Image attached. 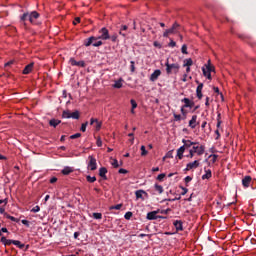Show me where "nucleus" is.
Segmentation results:
<instances>
[{
  "label": "nucleus",
  "instance_id": "f257e3e1",
  "mask_svg": "<svg viewBox=\"0 0 256 256\" xmlns=\"http://www.w3.org/2000/svg\"><path fill=\"white\" fill-rule=\"evenodd\" d=\"M183 146L177 150V159L181 160L184 157L192 159L195 155H203L205 153V146L198 142H191V140H182Z\"/></svg>",
  "mask_w": 256,
  "mask_h": 256
},
{
  "label": "nucleus",
  "instance_id": "f03ea898",
  "mask_svg": "<svg viewBox=\"0 0 256 256\" xmlns=\"http://www.w3.org/2000/svg\"><path fill=\"white\" fill-rule=\"evenodd\" d=\"M85 47H101L103 45V41L99 40V37L91 36L88 39L84 40Z\"/></svg>",
  "mask_w": 256,
  "mask_h": 256
},
{
  "label": "nucleus",
  "instance_id": "7ed1b4c3",
  "mask_svg": "<svg viewBox=\"0 0 256 256\" xmlns=\"http://www.w3.org/2000/svg\"><path fill=\"white\" fill-rule=\"evenodd\" d=\"M165 65H166L167 75H171V73H174V75H177V73H179V69H181V66L179 65V63L169 64V59H167Z\"/></svg>",
  "mask_w": 256,
  "mask_h": 256
},
{
  "label": "nucleus",
  "instance_id": "20e7f679",
  "mask_svg": "<svg viewBox=\"0 0 256 256\" xmlns=\"http://www.w3.org/2000/svg\"><path fill=\"white\" fill-rule=\"evenodd\" d=\"M62 117L63 119H79L80 117L79 110H75L72 113L69 110H64L62 113Z\"/></svg>",
  "mask_w": 256,
  "mask_h": 256
},
{
  "label": "nucleus",
  "instance_id": "39448f33",
  "mask_svg": "<svg viewBox=\"0 0 256 256\" xmlns=\"http://www.w3.org/2000/svg\"><path fill=\"white\" fill-rule=\"evenodd\" d=\"M100 36H98V39H102V41H107V39H111V36L109 35V30L105 27L99 30Z\"/></svg>",
  "mask_w": 256,
  "mask_h": 256
},
{
  "label": "nucleus",
  "instance_id": "423d86ee",
  "mask_svg": "<svg viewBox=\"0 0 256 256\" xmlns=\"http://www.w3.org/2000/svg\"><path fill=\"white\" fill-rule=\"evenodd\" d=\"M197 83V88H196V95L198 97V99H203V83L199 82L198 80H196Z\"/></svg>",
  "mask_w": 256,
  "mask_h": 256
},
{
  "label": "nucleus",
  "instance_id": "0eeeda50",
  "mask_svg": "<svg viewBox=\"0 0 256 256\" xmlns=\"http://www.w3.org/2000/svg\"><path fill=\"white\" fill-rule=\"evenodd\" d=\"M69 63L72 67H85V61H77L75 58H70Z\"/></svg>",
  "mask_w": 256,
  "mask_h": 256
},
{
  "label": "nucleus",
  "instance_id": "6e6552de",
  "mask_svg": "<svg viewBox=\"0 0 256 256\" xmlns=\"http://www.w3.org/2000/svg\"><path fill=\"white\" fill-rule=\"evenodd\" d=\"M119 35L122 37H127V35H129V26L121 25L119 29Z\"/></svg>",
  "mask_w": 256,
  "mask_h": 256
},
{
  "label": "nucleus",
  "instance_id": "1a4fd4ad",
  "mask_svg": "<svg viewBox=\"0 0 256 256\" xmlns=\"http://www.w3.org/2000/svg\"><path fill=\"white\" fill-rule=\"evenodd\" d=\"M182 103H184V105L182 106V108L187 109L188 107H193L195 105V102L190 101L189 98H183Z\"/></svg>",
  "mask_w": 256,
  "mask_h": 256
},
{
  "label": "nucleus",
  "instance_id": "9d476101",
  "mask_svg": "<svg viewBox=\"0 0 256 256\" xmlns=\"http://www.w3.org/2000/svg\"><path fill=\"white\" fill-rule=\"evenodd\" d=\"M158 213V211L149 212L146 216V219H148V221H155V219H159V216H157Z\"/></svg>",
  "mask_w": 256,
  "mask_h": 256
},
{
  "label": "nucleus",
  "instance_id": "9b49d317",
  "mask_svg": "<svg viewBox=\"0 0 256 256\" xmlns=\"http://www.w3.org/2000/svg\"><path fill=\"white\" fill-rule=\"evenodd\" d=\"M34 66H35V63H33V62L26 65L24 70L22 71L23 75H29V73H31V71H33Z\"/></svg>",
  "mask_w": 256,
  "mask_h": 256
},
{
  "label": "nucleus",
  "instance_id": "f8f14e48",
  "mask_svg": "<svg viewBox=\"0 0 256 256\" xmlns=\"http://www.w3.org/2000/svg\"><path fill=\"white\" fill-rule=\"evenodd\" d=\"M199 125V122H197V115H193L191 120L189 121V127L191 129H195Z\"/></svg>",
  "mask_w": 256,
  "mask_h": 256
},
{
  "label": "nucleus",
  "instance_id": "ddd939ff",
  "mask_svg": "<svg viewBox=\"0 0 256 256\" xmlns=\"http://www.w3.org/2000/svg\"><path fill=\"white\" fill-rule=\"evenodd\" d=\"M199 167V162L194 161L188 163L184 171H191V169H197Z\"/></svg>",
  "mask_w": 256,
  "mask_h": 256
},
{
  "label": "nucleus",
  "instance_id": "4468645a",
  "mask_svg": "<svg viewBox=\"0 0 256 256\" xmlns=\"http://www.w3.org/2000/svg\"><path fill=\"white\" fill-rule=\"evenodd\" d=\"M161 76V70H155L151 76H150V81H157V79H159V77Z\"/></svg>",
  "mask_w": 256,
  "mask_h": 256
},
{
  "label": "nucleus",
  "instance_id": "2eb2a0df",
  "mask_svg": "<svg viewBox=\"0 0 256 256\" xmlns=\"http://www.w3.org/2000/svg\"><path fill=\"white\" fill-rule=\"evenodd\" d=\"M35 19H39V12L33 11L29 14L30 23H35Z\"/></svg>",
  "mask_w": 256,
  "mask_h": 256
},
{
  "label": "nucleus",
  "instance_id": "dca6fc26",
  "mask_svg": "<svg viewBox=\"0 0 256 256\" xmlns=\"http://www.w3.org/2000/svg\"><path fill=\"white\" fill-rule=\"evenodd\" d=\"M75 171V168L71 167V166H66L64 167V169L61 171V173L63 175H71V173H73Z\"/></svg>",
  "mask_w": 256,
  "mask_h": 256
},
{
  "label": "nucleus",
  "instance_id": "f3484780",
  "mask_svg": "<svg viewBox=\"0 0 256 256\" xmlns=\"http://www.w3.org/2000/svg\"><path fill=\"white\" fill-rule=\"evenodd\" d=\"M99 175L104 179V181H107V168L102 167L99 169Z\"/></svg>",
  "mask_w": 256,
  "mask_h": 256
},
{
  "label": "nucleus",
  "instance_id": "a211bd4d",
  "mask_svg": "<svg viewBox=\"0 0 256 256\" xmlns=\"http://www.w3.org/2000/svg\"><path fill=\"white\" fill-rule=\"evenodd\" d=\"M243 187H249L251 185V176H245L244 179H242Z\"/></svg>",
  "mask_w": 256,
  "mask_h": 256
},
{
  "label": "nucleus",
  "instance_id": "6ab92c4d",
  "mask_svg": "<svg viewBox=\"0 0 256 256\" xmlns=\"http://www.w3.org/2000/svg\"><path fill=\"white\" fill-rule=\"evenodd\" d=\"M174 227H176V231H183V222L176 220L174 222Z\"/></svg>",
  "mask_w": 256,
  "mask_h": 256
},
{
  "label": "nucleus",
  "instance_id": "aec40b11",
  "mask_svg": "<svg viewBox=\"0 0 256 256\" xmlns=\"http://www.w3.org/2000/svg\"><path fill=\"white\" fill-rule=\"evenodd\" d=\"M0 241L3 243V245L7 246L13 244L14 240H8L5 236H2Z\"/></svg>",
  "mask_w": 256,
  "mask_h": 256
},
{
  "label": "nucleus",
  "instance_id": "412c9836",
  "mask_svg": "<svg viewBox=\"0 0 256 256\" xmlns=\"http://www.w3.org/2000/svg\"><path fill=\"white\" fill-rule=\"evenodd\" d=\"M60 123H61V120H57V119H51L49 121L50 127H54V128H56L57 125H60Z\"/></svg>",
  "mask_w": 256,
  "mask_h": 256
},
{
  "label": "nucleus",
  "instance_id": "4be33fe9",
  "mask_svg": "<svg viewBox=\"0 0 256 256\" xmlns=\"http://www.w3.org/2000/svg\"><path fill=\"white\" fill-rule=\"evenodd\" d=\"M88 169H90V171H95L97 169V162L90 161L88 164Z\"/></svg>",
  "mask_w": 256,
  "mask_h": 256
},
{
  "label": "nucleus",
  "instance_id": "5701e85b",
  "mask_svg": "<svg viewBox=\"0 0 256 256\" xmlns=\"http://www.w3.org/2000/svg\"><path fill=\"white\" fill-rule=\"evenodd\" d=\"M12 244L16 245V247H18L19 249L25 248V244L21 243V241H19V240H13Z\"/></svg>",
  "mask_w": 256,
  "mask_h": 256
},
{
  "label": "nucleus",
  "instance_id": "b1692460",
  "mask_svg": "<svg viewBox=\"0 0 256 256\" xmlns=\"http://www.w3.org/2000/svg\"><path fill=\"white\" fill-rule=\"evenodd\" d=\"M202 73H203L204 77L211 80V72H209L205 67H202Z\"/></svg>",
  "mask_w": 256,
  "mask_h": 256
},
{
  "label": "nucleus",
  "instance_id": "393cba45",
  "mask_svg": "<svg viewBox=\"0 0 256 256\" xmlns=\"http://www.w3.org/2000/svg\"><path fill=\"white\" fill-rule=\"evenodd\" d=\"M205 69L209 71V73L211 74V72L215 71V67L211 65V60L208 61V64H205Z\"/></svg>",
  "mask_w": 256,
  "mask_h": 256
},
{
  "label": "nucleus",
  "instance_id": "a878e982",
  "mask_svg": "<svg viewBox=\"0 0 256 256\" xmlns=\"http://www.w3.org/2000/svg\"><path fill=\"white\" fill-rule=\"evenodd\" d=\"M191 65H193V59L188 58L184 60L183 67H191Z\"/></svg>",
  "mask_w": 256,
  "mask_h": 256
},
{
  "label": "nucleus",
  "instance_id": "bb28decb",
  "mask_svg": "<svg viewBox=\"0 0 256 256\" xmlns=\"http://www.w3.org/2000/svg\"><path fill=\"white\" fill-rule=\"evenodd\" d=\"M113 87L115 89H121V87H123V80L120 79V80L116 81L115 84L113 85Z\"/></svg>",
  "mask_w": 256,
  "mask_h": 256
},
{
  "label": "nucleus",
  "instance_id": "cd10ccee",
  "mask_svg": "<svg viewBox=\"0 0 256 256\" xmlns=\"http://www.w3.org/2000/svg\"><path fill=\"white\" fill-rule=\"evenodd\" d=\"M180 28H181V25H179V23H177V22H175V23L172 25V27H171V29H172V31H173L174 33H177V31H179Z\"/></svg>",
  "mask_w": 256,
  "mask_h": 256
},
{
  "label": "nucleus",
  "instance_id": "c85d7f7f",
  "mask_svg": "<svg viewBox=\"0 0 256 256\" xmlns=\"http://www.w3.org/2000/svg\"><path fill=\"white\" fill-rule=\"evenodd\" d=\"M145 194V191L143 190H138L135 192L136 199H143V195Z\"/></svg>",
  "mask_w": 256,
  "mask_h": 256
},
{
  "label": "nucleus",
  "instance_id": "c756f323",
  "mask_svg": "<svg viewBox=\"0 0 256 256\" xmlns=\"http://www.w3.org/2000/svg\"><path fill=\"white\" fill-rule=\"evenodd\" d=\"M173 33H175L172 28L170 29H166L163 33V37H169V35H173Z\"/></svg>",
  "mask_w": 256,
  "mask_h": 256
},
{
  "label": "nucleus",
  "instance_id": "7c9ffc66",
  "mask_svg": "<svg viewBox=\"0 0 256 256\" xmlns=\"http://www.w3.org/2000/svg\"><path fill=\"white\" fill-rule=\"evenodd\" d=\"M4 216L6 217V219H10V221H14L15 223H19V219L5 213Z\"/></svg>",
  "mask_w": 256,
  "mask_h": 256
},
{
  "label": "nucleus",
  "instance_id": "2f4dec72",
  "mask_svg": "<svg viewBox=\"0 0 256 256\" xmlns=\"http://www.w3.org/2000/svg\"><path fill=\"white\" fill-rule=\"evenodd\" d=\"M202 179H211V170H207L206 173L202 176Z\"/></svg>",
  "mask_w": 256,
  "mask_h": 256
},
{
  "label": "nucleus",
  "instance_id": "473e14b6",
  "mask_svg": "<svg viewBox=\"0 0 256 256\" xmlns=\"http://www.w3.org/2000/svg\"><path fill=\"white\" fill-rule=\"evenodd\" d=\"M123 165L122 161H114L112 162V166L117 169V167H121Z\"/></svg>",
  "mask_w": 256,
  "mask_h": 256
},
{
  "label": "nucleus",
  "instance_id": "72a5a7b5",
  "mask_svg": "<svg viewBox=\"0 0 256 256\" xmlns=\"http://www.w3.org/2000/svg\"><path fill=\"white\" fill-rule=\"evenodd\" d=\"M86 181H88V183H95V181H97V178L95 176H87Z\"/></svg>",
  "mask_w": 256,
  "mask_h": 256
},
{
  "label": "nucleus",
  "instance_id": "f704fd0d",
  "mask_svg": "<svg viewBox=\"0 0 256 256\" xmlns=\"http://www.w3.org/2000/svg\"><path fill=\"white\" fill-rule=\"evenodd\" d=\"M92 217H93L94 219H103V214L94 212V213L92 214Z\"/></svg>",
  "mask_w": 256,
  "mask_h": 256
},
{
  "label": "nucleus",
  "instance_id": "c9c22d12",
  "mask_svg": "<svg viewBox=\"0 0 256 256\" xmlns=\"http://www.w3.org/2000/svg\"><path fill=\"white\" fill-rule=\"evenodd\" d=\"M87 125H89V122H85L81 125L80 131H82V133H85V131H87Z\"/></svg>",
  "mask_w": 256,
  "mask_h": 256
},
{
  "label": "nucleus",
  "instance_id": "e433bc0d",
  "mask_svg": "<svg viewBox=\"0 0 256 256\" xmlns=\"http://www.w3.org/2000/svg\"><path fill=\"white\" fill-rule=\"evenodd\" d=\"M155 191H157L158 193H163V186L156 184Z\"/></svg>",
  "mask_w": 256,
  "mask_h": 256
},
{
  "label": "nucleus",
  "instance_id": "4c0bfd02",
  "mask_svg": "<svg viewBox=\"0 0 256 256\" xmlns=\"http://www.w3.org/2000/svg\"><path fill=\"white\" fill-rule=\"evenodd\" d=\"M124 217L127 221H129V219H131L133 217V212H126Z\"/></svg>",
  "mask_w": 256,
  "mask_h": 256
},
{
  "label": "nucleus",
  "instance_id": "58836bf2",
  "mask_svg": "<svg viewBox=\"0 0 256 256\" xmlns=\"http://www.w3.org/2000/svg\"><path fill=\"white\" fill-rule=\"evenodd\" d=\"M180 111L183 115L182 119H187V111L185 110V108L181 107Z\"/></svg>",
  "mask_w": 256,
  "mask_h": 256
},
{
  "label": "nucleus",
  "instance_id": "ea45409f",
  "mask_svg": "<svg viewBox=\"0 0 256 256\" xmlns=\"http://www.w3.org/2000/svg\"><path fill=\"white\" fill-rule=\"evenodd\" d=\"M130 71L131 73H135V61L130 62Z\"/></svg>",
  "mask_w": 256,
  "mask_h": 256
},
{
  "label": "nucleus",
  "instance_id": "a19ab883",
  "mask_svg": "<svg viewBox=\"0 0 256 256\" xmlns=\"http://www.w3.org/2000/svg\"><path fill=\"white\" fill-rule=\"evenodd\" d=\"M20 19L21 21H27V19L29 20V13H24Z\"/></svg>",
  "mask_w": 256,
  "mask_h": 256
},
{
  "label": "nucleus",
  "instance_id": "79ce46f5",
  "mask_svg": "<svg viewBox=\"0 0 256 256\" xmlns=\"http://www.w3.org/2000/svg\"><path fill=\"white\" fill-rule=\"evenodd\" d=\"M173 117H174V121H181V119H183L182 117H181V114H173Z\"/></svg>",
  "mask_w": 256,
  "mask_h": 256
},
{
  "label": "nucleus",
  "instance_id": "37998d69",
  "mask_svg": "<svg viewBox=\"0 0 256 256\" xmlns=\"http://www.w3.org/2000/svg\"><path fill=\"white\" fill-rule=\"evenodd\" d=\"M140 150H141V155L145 157V155H147V149L145 148V146H141Z\"/></svg>",
  "mask_w": 256,
  "mask_h": 256
},
{
  "label": "nucleus",
  "instance_id": "c03bdc74",
  "mask_svg": "<svg viewBox=\"0 0 256 256\" xmlns=\"http://www.w3.org/2000/svg\"><path fill=\"white\" fill-rule=\"evenodd\" d=\"M96 124H95V129H96V131H100L101 130V125H102V123L101 122H99V120H97V122H95Z\"/></svg>",
  "mask_w": 256,
  "mask_h": 256
},
{
  "label": "nucleus",
  "instance_id": "a18cd8bd",
  "mask_svg": "<svg viewBox=\"0 0 256 256\" xmlns=\"http://www.w3.org/2000/svg\"><path fill=\"white\" fill-rule=\"evenodd\" d=\"M118 173L122 174V175H127V173H129V171L127 169H123V168H120L118 170Z\"/></svg>",
  "mask_w": 256,
  "mask_h": 256
},
{
  "label": "nucleus",
  "instance_id": "49530a36",
  "mask_svg": "<svg viewBox=\"0 0 256 256\" xmlns=\"http://www.w3.org/2000/svg\"><path fill=\"white\" fill-rule=\"evenodd\" d=\"M121 207H123V204H117L115 206H111L110 210H113V209L119 210V209H121Z\"/></svg>",
  "mask_w": 256,
  "mask_h": 256
},
{
  "label": "nucleus",
  "instance_id": "de8ad7c7",
  "mask_svg": "<svg viewBox=\"0 0 256 256\" xmlns=\"http://www.w3.org/2000/svg\"><path fill=\"white\" fill-rule=\"evenodd\" d=\"M39 211H41V207H39V206H35V207L32 208V210H31L32 213H39Z\"/></svg>",
  "mask_w": 256,
  "mask_h": 256
},
{
  "label": "nucleus",
  "instance_id": "09e8293b",
  "mask_svg": "<svg viewBox=\"0 0 256 256\" xmlns=\"http://www.w3.org/2000/svg\"><path fill=\"white\" fill-rule=\"evenodd\" d=\"M180 189H182L181 195H187V192L189 191V189H187L183 186H180Z\"/></svg>",
  "mask_w": 256,
  "mask_h": 256
},
{
  "label": "nucleus",
  "instance_id": "8fccbe9b",
  "mask_svg": "<svg viewBox=\"0 0 256 256\" xmlns=\"http://www.w3.org/2000/svg\"><path fill=\"white\" fill-rule=\"evenodd\" d=\"M181 51H182L183 55H187L188 52H187V46H186V44H184V45L182 46Z\"/></svg>",
  "mask_w": 256,
  "mask_h": 256
},
{
  "label": "nucleus",
  "instance_id": "3c124183",
  "mask_svg": "<svg viewBox=\"0 0 256 256\" xmlns=\"http://www.w3.org/2000/svg\"><path fill=\"white\" fill-rule=\"evenodd\" d=\"M81 137V133H76L70 136V139H79Z\"/></svg>",
  "mask_w": 256,
  "mask_h": 256
},
{
  "label": "nucleus",
  "instance_id": "603ef678",
  "mask_svg": "<svg viewBox=\"0 0 256 256\" xmlns=\"http://www.w3.org/2000/svg\"><path fill=\"white\" fill-rule=\"evenodd\" d=\"M130 103L132 105V109H137V102L134 99L130 100Z\"/></svg>",
  "mask_w": 256,
  "mask_h": 256
},
{
  "label": "nucleus",
  "instance_id": "864d4df0",
  "mask_svg": "<svg viewBox=\"0 0 256 256\" xmlns=\"http://www.w3.org/2000/svg\"><path fill=\"white\" fill-rule=\"evenodd\" d=\"M186 185L191 183V181H193V178L191 176H187L185 179H184Z\"/></svg>",
  "mask_w": 256,
  "mask_h": 256
},
{
  "label": "nucleus",
  "instance_id": "5fc2aeb1",
  "mask_svg": "<svg viewBox=\"0 0 256 256\" xmlns=\"http://www.w3.org/2000/svg\"><path fill=\"white\" fill-rule=\"evenodd\" d=\"M112 43H117V34L110 36Z\"/></svg>",
  "mask_w": 256,
  "mask_h": 256
},
{
  "label": "nucleus",
  "instance_id": "6e6d98bb",
  "mask_svg": "<svg viewBox=\"0 0 256 256\" xmlns=\"http://www.w3.org/2000/svg\"><path fill=\"white\" fill-rule=\"evenodd\" d=\"M13 63H15V61L10 60L7 63L4 64V67H11V65H13Z\"/></svg>",
  "mask_w": 256,
  "mask_h": 256
},
{
  "label": "nucleus",
  "instance_id": "4d7b16f0",
  "mask_svg": "<svg viewBox=\"0 0 256 256\" xmlns=\"http://www.w3.org/2000/svg\"><path fill=\"white\" fill-rule=\"evenodd\" d=\"M157 179H158V181H163V179H165V174H159L158 176H157Z\"/></svg>",
  "mask_w": 256,
  "mask_h": 256
},
{
  "label": "nucleus",
  "instance_id": "13d9d810",
  "mask_svg": "<svg viewBox=\"0 0 256 256\" xmlns=\"http://www.w3.org/2000/svg\"><path fill=\"white\" fill-rule=\"evenodd\" d=\"M77 23H81V18L80 17H76L73 21V25H77Z\"/></svg>",
  "mask_w": 256,
  "mask_h": 256
},
{
  "label": "nucleus",
  "instance_id": "bf43d9fd",
  "mask_svg": "<svg viewBox=\"0 0 256 256\" xmlns=\"http://www.w3.org/2000/svg\"><path fill=\"white\" fill-rule=\"evenodd\" d=\"M153 45H154V47H157L158 49H161V43H159L158 41H155L154 43H153Z\"/></svg>",
  "mask_w": 256,
  "mask_h": 256
},
{
  "label": "nucleus",
  "instance_id": "052dcab7",
  "mask_svg": "<svg viewBox=\"0 0 256 256\" xmlns=\"http://www.w3.org/2000/svg\"><path fill=\"white\" fill-rule=\"evenodd\" d=\"M177 43L173 40L170 41L169 47H176Z\"/></svg>",
  "mask_w": 256,
  "mask_h": 256
},
{
  "label": "nucleus",
  "instance_id": "680f3d73",
  "mask_svg": "<svg viewBox=\"0 0 256 256\" xmlns=\"http://www.w3.org/2000/svg\"><path fill=\"white\" fill-rule=\"evenodd\" d=\"M96 145H97L98 147H102L103 142L101 141V139H98V140L96 141Z\"/></svg>",
  "mask_w": 256,
  "mask_h": 256
},
{
  "label": "nucleus",
  "instance_id": "e2e57ef3",
  "mask_svg": "<svg viewBox=\"0 0 256 256\" xmlns=\"http://www.w3.org/2000/svg\"><path fill=\"white\" fill-rule=\"evenodd\" d=\"M97 119H95V118H91L90 119V125H93L94 123H97Z\"/></svg>",
  "mask_w": 256,
  "mask_h": 256
},
{
  "label": "nucleus",
  "instance_id": "0e129e2a",
  "mask_svg": "<svg viewBox=\"0 0 256 256\" xmlns=\"http://www.w3.org/2000/svg\"><path fill=\"white\" fill-rule=\"evenodd\" d=\"M181 80L183 83H187V74H184Z\"/></svg>",
  "mask_w": 256,
  "mask_h": 256
},
{
  "label": "nucleus",
  "instance_id": "69168bd1",
  "mask_svg": "<svg viewBox=\"0 0 256 256\" xmlns=\"http://www.w3.org/2000/svg\"><path fill=\"white\" fill-rule=\"evenodd\" d=\"M22 224L26 225V227H29V221L28 220H22Z\"/></svg>",
  "mask_w": 256,
  "mask_h": 256
},
{
  "label": "nucleus",
  "instance_id": "338daca9",
  "mask_svg": "<svg viewBox=\"0 0 256 256\" xmlns=\"http://www.w3.org/2000/svg\"><path fill=\"white\" fill-rule=\"evenodd\" d=\"M50 183H57V177H52L50 179Z\"/></svg>",
  "mask_w": 256,
  "mask_h": 256
},
{
  "label": "nucleus",
  "instance_id": "774afa93",
  "mask_svg": "<svg viewBox=\"0 0 256 256\" xmlns=\"http://www.w3.org/2000/svg\"><path fill=\"white\" fill-rule=\"evenodd\" d=\"M4 203V205H7V199H4V200H0V205Z\"/></svg>",
  "mask_w": 256,
  "mask_h": 256
}]
</instances>
